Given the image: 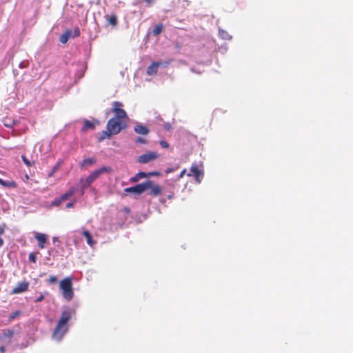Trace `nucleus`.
Listing matches in <instances>:
<instances>
[{"label":"nucleus","instance_id":"obj_1","mask_svg":"<svg viewBox=\"0 0 353 353\" xmlns=\"http://www.w3.org/2000/svg\"><path fill=\"white\" fill-rule=\"evenodd\" d=\"M123 107V104L120 101L112 103L111 112L114 114V117L108 121L106 130L101 132L99 141L105 139H110L112 135L118 134L121 130L127 128L128 117Z\"/></svg>","mask_w":353,"mask_h":353},{"label":"nucleus","instance_id":"obj_2","mask_svg":"<svg viewBox=\"0 0 353 353\" xmlns=\"http://www.w3.org/2000/svg\"><path fill=\"white\" fill-rule=\"evenodd\" d=\"M75 314L74 310H65L61 312L58 323L52 332V339L60 341L65 334L68 332V322L72 319V315Z\"/></svg>","mask_w":353,"mask_h":353},{"label":"nucleus","instance_id":"obj_3","mask_svg":"<svg viewBox=\"0 0 353 353\" xmlns=\"http://www.w3.org/2000/svg\"><path fill=\"white\" fill-rule=\"evenodd\" d=\"M59 289L61 291L62 296L67 301H70L73 299L74 293L70 277H65L59 282Z\"/></svg>","mask_w":353,"mask_h":353},{"label":"nucleus","instance_id":"obj_4","mask_svg":"<svg viewBox=\"0 0 353 353\" xmlns=\"http://www.w3.org/2000/svg\"><path fill=\"white\" fill-rule=\"evenodd\" d=\"M150 182H143L142 183H139L133 187H130L124 189L125 194L128 193H134L136 194H141L147 190H148V187H150Z\"/></svg>","mask_w":353,"mask_h":353},{"label":"nucleus","instance_id":"obj_5","mask_svg":"<svg viewBox=\"0 0 353 353\" xmlns=\"http://www.w3.org/2000/svg\"><path fill=\"white\" fill-rule=\"evenodd\" d=\"M170 63L171 60H167L164 62L154 61L147 68L146 73L149 76L156 75L159 66H166L170 64Z\"/></svg>","mask_w":353,"mask_h":353},{"label":"nucleus","instance_id":"obj_6","mask_svg":"<svg viewBox=\"0 0 353 353\" xmlns=\"http://www.w3.org/2000/svg\"><path fill=\"white\" fill-rule=\"evenodd\" d=\"M112 172V169L110 166H102L99 169L94 170L92 171L89 176L92 178V179L94 181H96L102 174L104 173H110Z\"/></svg>","mask_w":353,"mask_h":353},{"label":"nucleus","instance_id":"obj_7","mask_svg":"<svg viewBox=\"0 0 353 353\" xmlns=\"http://www.w3.org/2000/svg\"><path fill=\"white\" fill-rule=\"evenodd\" d=\"M158 158L156 152H148L138 157L137 161L140 163H147Z\"/></svg>","mask_w":353,"mask_h":353},{"label":"nucleus","instance_id":"obj_8","mask_svg":"<svg viewBox=\"0 0 353 353\" xmlns=\"http://www.w3.org/2000/svg\"><path fill=\"white\" fill-rule=\"evenodd\" d=\"M14 336V331L10 329L3 330L0 334V341L3 342L6 345L12 343V338Z\"/></svg>","mask_w":353,"mask_h":353},{"label":"nucleus","instance_id":"obj_9","mask_svg":"<svg viewBox=\"0 0 353 353\" xmlns=\"http://www.w3.org/2000/svg\"><path fill=\"white\" fill-rule=\"evenodd\" d=\"M29 288V283L28 281H22L19 283L16 287H14L11 292V294H17L26 292Z\"/></svg>","mask_w":353,"mask_h":353},{"label":"nucleus","instance_id":"obj_10","mask_svg":"<svg viewBox=\"0 0 353 353\" xmlns=\"http://www.w3.org/2000/svg\"><path fill=\"white\" fill-rule=\"evenodd\" d=\"M188 176H194L198 183L201 182L200 176H203L202 172L196 164H193L190 168V172L188 174Z\"/></svg>","mask_w":353,"mask_h":353},{"label":"nucleus","instance_id":"obj_11","mask_svg":"<svg viewBox=\"0 0 353 353\" xmlns=\"http://www.w3.org/2000/svg\"><path fill=\"white\" fill-rule=\"evenodd\" d=\"M145 182H150V187H148V190H150V194L153 196H157L161 193L162 188L160 185L154 184V181L152 180H147Z\"/></svg>","mask_w":353,"mask_h":353},{"label":"nucleus","instance_id":"obj_12","mask_svg":"<svg viewBox=\"0 0 353 353\" xmlns=\"http://www.w3.org/2000/svg\"><path fill=\"white\" fill-rule=\"evenodd\" d=\"M158 174H159L158 172L145 173L144 172H139L137 174H136L134 176L130 178V181L132 183H135V182L139 181L141 179L145 178L149 176H155V175H158Z\"/></svg>","mask_w":353,"mask_h":353},{"label":"nucleus","instance_id":"obj_13","mask_svg":"<svg viewBox=\"0 0 353 353\" xmlns=\"http://www.w3.org/2000/svg\"><path fill=\"white\" fill-rule=\"evenodd\" d=\"M34 238L37 239L38 242V246L41 249H43L45 247V243L47 241V235L45 234L36 232Z\"/></svg>","mask_w":353,"mask_h":353},{"label":"nucleus","instance_id":"obj_14","mask_svg":"<svg viewBox=\"0 0 353 353\" xmlns=\"http://www.w3.org/2000/svg\"><path fill=\"white\" fill-rule=\"evenodd\" d=\"M93 182H94V181L92 179V178L89 175L85 179H83V178L81 179L80 183H81V193L83 194L86 188H88Z\"/></svg>","mask_w":353,"mask_h":353},{"label":"nucleus","instance_id":"obj_15","mask_svg":"<svg viewBox=\"0 0 353 353\" xmlns=\"http://www.w3.org/2000/svg\"><path fill=\"white\" fill-rule=\"evenodd\" d=\"M136 133L141 135H147L149 133V129L141 123H137L134 128Z\"/></svg>","mask_w":353,"mask_h":353},{"label":"nucleus","instance_id":"obj_16","mask_svg":"<svg viewBox=\"0 0 353 353\" xmlns=\"http://www.w3.org/2000/svg\"><path fill=\"white\" fill-rule=\"evenodd\" d=\"M97 163V159L94 157L85 159L81 163V168H86L88 166H91Z\"/></svg>","mask_w":353,"mask_h":353},{"label":"nucleus","instance_id":"obj_17","mask_svg":"<svg viewBox=\"0 0 353 353\" xmlns=\"http://www.w3.org/2000/svg\"><path fill=\"white\" fill-rule=\"evenodd\" d=\"M83 236L86 239L87 243L93 247L96 244V241L92 239V234L88 230H83L82 232Z\"/></svg>","mask_w":353,"mask_h":353},{"label":"nucleus","instance_id":"obj_18","mask_svg":"<svg viewBox=\"0 0 353 353\" xmlns=\"http://www.w3.org/2000/svg\"><path fill=\"white\" fill-rule=\"evenodd\" d=\"M75 192V190L74 188H71L68 191L65 192L64 194H61L59 198L63 203V201L68 199L70 196H72Z\"/></svg>","mask_w":353,"mask_h":353},{"label":"nucleus","instance_id":"obj_19","mask_svg":"<svg viewBox=\"0 0 353 353\" xmlns=\"http://www.w3.org/2000/svg\"><path fill=\"white\" fill-rule=\"evenodd\" d=\"M0 185L6 188H17V183L13 180L4 181L0 178Z\"/></svg>","mask_w":353,"mask_h":353},{"label":"nucleus","instance_id":"obj_20","mask_svg":"<svg viewBox=\"0 0 353 353\" xmlns=\"http://www.w3.org/2000/svg\"><path fill=\"white\" fill-rule=\"evenodd\" d=\"M94 128H95L94 123H92L91 121H90L88 120H85L83 122V125L82 127L81 130L83 132H85V131L88 130L89 129L94 130Z\"/></svg>","mask_w":353,"mask_h":353},{"label":"nucleus","instance_id":"obj_21","mask_svg":"<svg viewBox=\"0 0 353 353\" xmlns=\"http://www.w3.org/2000/svg\"><path fill=\"white\" fill-rule=\"evenodd\" d=\"M71 36V32L70 30H68L65 32V33H63V34H61L59 37V41L61 43H66L69 39V38Z\"/></svg>","mask_w":353,"mask_h":353},{"label":"nucleus","instance_id":"obj_22","mask_svg":"<svg viewBox=\"0 0 353 353\" xmlns=\"http://www.w3.org/2000/svg\"><path fill=\"white\" fill-rule=\"evenodd\" d=\"M105 18L112 26L115 27L117 25V17L115 14L105 15Z\"/></svg>","mask_w":353,"mask_h":353},{"label":"nucleus","instance_id":"obj_23","mask_svg":"<svg viewBox=\"0 0 353 353\" xmlns=\"http://www.w3.org/2000/svg\"><path fill=\"white\" fill-rule=\"evenodd\" d=\"M61 165V161H58L52 168L51 171L48 173V176L52 177L54 176V173L59 169L60 166Z\"/></svg>","mask_w":353,"mask_h":353},{"label":"nucleus","instance_id":"obj_24","mask_svg":"<svg viewBox=\"0 0 353 353\" xmlns=\"http://www.w3.org/2000/svg\"><path fill=\"white\" fill-rule=\"evenodd\" d=\"M163 30V25L159 23V24H157V26H155V27L154 28L153 30H152V32H153V34L157 36V35H159L160 33H161Z\"/></svg>","mask_w":353,"mask_h":353},{"label":"nucleus","instance_id":"obj_25","mask_svg":"<svg viewBox=\"0 0 353 353\" xmlns=\"http://www.w3.org/2000/svg\"><path fill=\"white\" fill-rule=\"evenodd\" d=\"M49 284H55L58 281V279L57 276L52 275L49 277V279L46 281Z\"/></svg>","mask_w":353,"mask_h":353},{"label":"nucleus","instance_id":"obj_26","mask_svg":"<svg viewBox=\"0 0 353 353\" xmlns=\"http://www.w3.org/2000/svg\"><path fill=\"white\" fill-rule=\"evenodd\" d=\"M21 159H22V161H23V163L28 166V167H30L32 166V165H34V162H31L30 160H28L27 159V157L23 154L21 155Z\"/></svg>","mask_w":353,"mask_h":353},{"label":"nucleus","instance_id":"obj_27","mask_svg":"<svg viewBox=\"0 0 353 353\" xmlns=\"http://www.w3.org/2000/svg\"><path fill=\"white\" fill-rule=\"evenodd\" d=\"M134 142L137 144H146L148 143L147 140L143 137H137L134 140Z\"/></svg>","mask_w":353,"mask_h":353},{"label":"nucleus","instance_id":"obj_28","mask_svg":"<svg viewBox=\"0 0 353 353\" xmlns=\"http://www.w3.org/2000/svg\"><path fill=\"white\" fill-rule=\"evenodd\" d=\"M29 261L32 263H36L37 261V253L31 252L28 256Z\"/></svg>","mask_w":353,"mask_h":353},{"label":"nucleus","instance_id":"obj_29","mask_svg":"<svg viewBox=\"0 0 353 353\" xmlns=\"http://www.w3.org/2000/svg\"><path fill=\"white\" fill-rule=\"evenodd\" d=\"M62 203L59 197L56 198L52 203L51 206H59Z\"/></svg>","mask_w":353,"mask_h":353},{"label":"nucleus","instance_id":"obj_30","mask_svg":"<svg viewBox=\"0 0 353 353\" xmlns=\"http://www.w3.org/2000/svg\"><path fill=\"white\" fill-rule=\"evenodd\" d=\"M20 314V312L19 311H16L13 313H12L9 317H8V320L10 321H12L14 318H16L17 316H19Z\"/></svg>","mask_w":353,"mask_h":353},{"label":"nucleus","instance_id":"obj_31","mask_svg":"<svg viewBox=\"0 0 353 353\" xmlns=\"http://www.w3.org/2000/svg\"><path fill=\"white\" fill-rule=\"evenodd\" d=\"M159 144L163 148H168L169 147V143L163 140L161 141Z\"/></svg>","mask_w":353,"mask_h":353},{"label":"nucleus","instance_id":"obj_32","mask_svg":"<svg viewBox=\"0 0 353 353\" xmlns=\"http://www.w3.org/2000/svg\"><path fill=\"white\" fill-rule=\"evenodd\" d=\"M219 34H220V35L221 36L222 38H223V39H226L227 38L228 33L225 31L221 30V31L219 32Z\"/></svg>","mask_w":353,"mask_h":353},{"label":"nucleus","instance_id":"obj_33","mask_svg":"<svg viewBox=\"0 0 353 353\" xmlns=\"http://www.w3.org/2000/svg\"><path fill=\"white\" fill-rule=\"evenodd\" d=\"M74 203H75V201H74L72 202L68 203L66 204V208H72L74 207Z\"/></svg>","mask_w":353,"mask_h":353},{"label":"nucleus","instance_id":"obj_34","mask_svg":"<svg viewBox=\"0 0 353 353\" xmlns=\"http://www.w3.org/2000/svg\"><path fill=\"white\" fill-rule=\"evenodd\" d=\"M44 299V296L41 294L36 300H35V302L36 303H38V302H41Z\"/></svg>","mask_w":353,"mask_h":353},{"label":"nucleus","instance_id":"obj_35","mask_svg":"<svg viewBox=\"0 0 353 353\" xmlns=\"http://www.w3.org/2000/svg\"><path fill=\"white\" fill-rule=\"evenodd\" d=\"M74 37H78L80 34V30L78 28H77L74 31Z\"/></svg>","mask_w":353,"mask_h":353},{"label":"nucleus","instance_id":"obj_36","mask_svg":"<svg viewBox=\"0 0 353 353\" xmlns=\"http://www.w3.org/2000/svg\"><path fill=\"white\" fill-rule=\"evenodd\" d=\"M185 172H186V170H185V169H183V170L181 172V173H180V174H179V178H182V177H183V176L185 175Z\"/></svg>","mask_w":353,"mask_h":353},{"label":"nucleus","instance_id":"obj_37","mask_svg":"<svg viewBox=\"0 0 353 353\" xmlns=\"http://www.w3.org/2000/svg\"><path fill=\"white\" fill-rule=\"evenodd\" d=\"M6 352V347L4 346H0V353H4Z\"/></svg>","mask_w":353,"mask_h":353},{"label":"nucleus","instance_id":"obj_38","mask_svg":"<svg viewBox=\"0 0 353 353\" xmlns=\"http://www.w3.org/2000/svg\"><path fill=\"white\" fill-rule=\"evenodd\" d=\"M145 2H146L148 4L152 3L154 0H143Z\"/></svg>","mask_w":353,"mask_h":353},{"label":"nucleus","instance_id":"obj_39","mask_svg":"<svg viewBox=\"0 0 353 353\" xmlns=\"http://www.w3.org/2000/svg\"><path fill=\"white\" fill-rule=\"evenodd\" d=\"M3 239L2 238H0V248L3 245Z\"/></svg>","mask_w":353,"mask_h":353},{"label":"nucleus","instance_id":"obj_40","mask_svg":"<svg viewBox=\"0 0 353 353\" xmlns=\"http://www.w3.org/2000/svg\"><path fill=\"white\" fill-rule=\"evenodd\" d=\"M53 241L55 242L58 240V238L57 237H53L52 239Z\"/></svg>","mask_w":353,"mask_h":353},{"label":"nucleus","instance_id":"obj_41","mask_svg":"<svg viewBox=\"0 0 353 353\" xmlns=\"http://www.w3.org/2000/svg\"><path fill=\"white\" fill-rule=\"evenodd\" d=\"M168 199H170L173 198V194L168 195Z\"/></svg>","mask_w":353,"mask_h":353}]
</instances>
